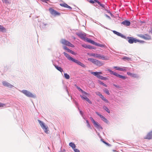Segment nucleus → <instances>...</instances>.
<instances>
[{"label":"nucleus","mask_w":152,"mask_h":152,"mask_svg":"<svg viewBox=\"0 0 152 152\" xmlns=\"http://www.w3.org/2000/svg\"><path fill=\"white\" fill-rule=\"evenodd\" d=\"M88 60L98 66H103L104 64V63L102 62L93 58H89L88 59Z\"/></svg>","instance_id":"f257e3e1"},{"label":"nucleus","mask_w":152,"mask_h":152,"mask_svg":"<svg viewBox=\"0 0 152 152\" xmlns=\"http://www.w3.org/2000/svg\"><path fill=\"white\" fill-rule=\"evenodd\" d=\"M128 42L130 44H132L133 43H136L137 42H139L140 43H143L144 41L143 40H140L134 38L132 37H128Z\"/></svg>","instance_id":"f03ea898"},{"label":"nucleus","mask_w":152,"mask_h":152,"mask_svg":"<svg viewBox=\"0 0 152 152\" xmlns=\"http://www.w3.org/2000/svg\"><path fill=\"white\" fill-rule=\"evenodd\" d=\"M61 42L63 45H64L72 48L74 47V45H73L69 41L66 40L65 39H61Z\"/></svg>","instance_id":"7ed1b4c3"},{"label":"nucleus","mask_w":152,"mask_h":152,"mask_svg":"<svg viewBox=\"0 0 152 152\" xmlns=\"http://www.w3.org/2000/svg\"><path fill=\"white\" fill-rule=\"evenodd\" d=\"M137 36L145 40H150L151 39V36L147 34H145L143 35L142 34H138Z\"/></svg>","instance_id":"20e7f679"},{"label":"nucleus","mask_w":152,"mask_h":152,"mask_svg":"<svg viewBox=\"0 0 152 152\" xmlns=\"http://www.w3.org/2000/svg\"><path fill=\"white\" fill-rule=\"evenodd\" d=\"M108 71L111 74H113L116 77H118L120 78H121L122 79H125L126 78V77L125 76H122L121 75L118 74L115 72H114L113 71H112L111 70L108 69Z\"/></svg>","instance_id":"39448f33"},{"label":"nucleus","mask_w":152,"mask_h":152,"mask_svg":"<svg viewBox=\"0 0 152 152\" xmlns=\"http://www.w3.org/2000/svg\"><path fill=\"white\" fill-rule=\"evenodd\" d=\"M41 127L43 129L45 132L48 134L49 133V128L48 126L45 125V124H40Z\"/></svg>","instance_id":"423d86ee"},{"label":"nucleus","mask_w":152,"mask_h":152,"mask_svg":"<svg viewBox=\"0 0 152 152\" xmlns=\"http://www.w3.org/2000/svg\"><path fill=\"white\" fill-rule=\"evenodd\" d=\"M49 11L50 13L53 15H60V13L58 12L56 10H54L52 8H50L49 9Z\"/></svg>","instance_id":"0eeeda50"},{"label":"nucleus","mask_w":152,"mask_h":152,"mask_svg":"<svg viewBox=\"0 0 152 152\" xmlns=\"http://www.w3.org/2000/svg\"><path fill=\"white\" fill-rule=\"evenodd\" d=\"M21 92L28 97H32L34 96V95L26 90H23Z\"/></svg>","instance_id":"6e6552de"},{"label":"nucleus","mask_w":152,"mask_h":152,"mask_svg":"<svg viewBox=\"0 0 152 152\" xmlns=\"http://www.w3.org/2000/svg\"><path fill=\"white\" fill-rule=\"evenodd\" d=\"M96 57L105 60H108V58L107 57H105L103 55H100L99 54H96Z\"/></svg>","instance_id":"1a4fd4ad"},{"label":"nucleus","mask_w":152,"mask_h":152,"mask_svg":"<svg viewBox=\"0 0 152 152\" xmlns=\"http://www.w3.org/2000/svg\"><path fill=\"white\" fill-rule=\"evenodd\" d=\"M73 61L76 63L78 65L80 66H81L82 67H85V65L84 64H83L82 63L80 62L79 61L77 60H76V59H74Z\"/></svg>","instance_id":"9d476101"},{"label":"nucleus","mask_w":152,"mask_h":152,"mask_svg":"<svg viewBox=\"0 0 152 152\" xmlns=\"http://www.w3.org/2000/svg\"><path fill=\"white\" fill-rule=\"evenodd\" d=\"M76 34L80 37L81 39L86 40L85 38H86L85 37L86 36V34H82L81 33H77Z\"/></svg>","instance_id":"9b49d317"},{"label":"nucleus","mask_w":152,"mask_h":152,"mask_svg":"<svg viewBox=\"0 0 152 152\" xmlns=\"http://www.w3.org/2000/svg\"><path fill=\"white\" fill-rule=\"evenodd\" d=\"M2 84L4 86L9 88H12L13 86L12 85L5 81H3L2 82Z\"/></svg>","instance_id":"f8f14e48"},{"label":"nucleus","mask_w":152,"mask_h":152,"mask_svg":"<svg viewBox=\"0 0 152 152\" xmlns=\"http://www.w3.org/2000/svg\"><path fill=\"white\" fill-rule=\"evenodd\" d=\"M121 23L126 26H128L130 25V22L128 20H125L121 22Z\"/></svg>","instance_id":"ddd939ff"},{"label":"nucleus","mask_w":152,"mask_h":152,"mask_svg":"<svg viewBox=\"0 0 152 152\" xmlns=\"http://www.w3.org/2000/svg\"><path fill=\"white\" fill-rule=\"evenodd\" d=\"M64 54L65 56L67 58V59L70 60H71L73 61L74 58H72V57H70V55L67 54L65 52H64Z\"/></svg>","instance_id":"4468645a"},{"label":"nucleus","mask_w":152,"mask_h":152,"mask_svg":"<svg viewBox=\"0 0 152 152\" xmlns=\"http://www.w3.org/2000/svg\"><path fill=\"white\" fill-rule=\"evenodd\" d=\"M60 5L62 7L66 8L68 9H71L72 8L70 6L68 5L66 3H61L60 4Z\"/></svg>","instance_id":"2eb2a0df"},{"label":"nucleus","mask_w":152,"mask_h":152,"mask_svg":"<svg viewBox=\"0 0 152 152\" xmlns=\"http://www.w3.org/2000/svg\"><path fill=\"white\" fill-rule=\"evenodd\" d=\"M152 138V132L148 133L145 138L146 139H151Z\"/></svg>","instance_id":"dca6fc26"},{"label":"nucleus","mask_w":152,"mask_h":152,"mask_svg":"<svg viewBox=\"0 0 152 152\" xmlns=\"http://www.w3.org/2000/svg\"><path fill=\"white\" fill-rule=\"evenodd\" d=\"M94 127L99 130H102V128L100 125V124H94Z\"/></svg>","instance_id":"f3484780"},{"label":"nucleus","mask_w":152,"mask_h":152,"mask_svg":"<svg viewBox=\"0 0 152 152\" xmlns=\"http://www.w3.org/2000/svg\"><path fill=\"white\" fill-rule=\"evenodd\" d=\"M127 74L133 77H137V75L135 74L132 73L130 72H127Z\"/></svg>","instance_id":"a211bd4d"},{"label":"nucleus","mask_w":152,"mask_h":152,"mask_svg":"<svg viewBox=\"0 0 152 152\" xmlns=\"http://www.w3.org/2000/svg\"><path fill=\"white\" fill-rule=\"evenodd\" d=\"M55 67L56 69L60 71L61 72H63V70L61 67H59L56 65H55Z\"/></svg>","instance_id":"6ab92c4d"},{"label":"nucleus","mask_w":152,"mask_h":152,"mask_svg":"<svg viewBox=\"0 0 152 152\" xmlns=\"http://www.w3.org/2000/svg\"><path fill=\"white\" fill-rule=\"evenodd\" d=\"M6 29L3 26L0 25V31L4 32L6 31Z\"/></svg>","instance_id":"aec40b11"},{"label":"nucleus","mask_w":152,"mask_h":152,"mask_svg":"<svg viewBox=\"0 0 152 152\" xmlns=\"http://www.w3.org/2000/svg\"><path fill=\"white\" fill-rule=\"evenodd\" d=\"M69 146L71 147L73 149L76 148L75 144L73 142H70L69 143Z\"/></svg>","instance_id":"412c9836"},{"label":"nucleus","mask_w":152,"mask_h":152,"mask_svg":"<svg viewBox=\"0 0 152 152\" xmlns=\"http://www.w3.org/2000/svg\"><path fill=\"white\" fill-rule=\"evenodd\" d=\"M100 98L106 102L107 103H109V101H108V100L105 97H104L103 95L101 97H100Z\"/></svg>","instance_id":"4be33fe9"},{"label":"nucleus","mask_w":152,"mask_h":152,"mask_svg":"<svg viewBox=\"0 0 152 152\" xmlns=\"http://www.w3.org/2000/svg\"><path fill=\"white\" fill-rule=\"evenodd\" d=\"M122 59L124 61L127 60L128 61H129L131 60V58H129V57H126V56L123 57L122 58Z\"/></svg>","instance_id":"5701e85b"},{"label":"nucleus","mask_w":152,"mask_h":152,"mask_svg":"<svg viewBox=\"0 0 152 152\" xmlns=\"http://www.w3.org/2000/svg\"><path fill=\"white\" fill-rule=\"evenodd\" d=\"M103 108L107 113H110V111L108 109V108L107 107H106L105 106H104L103 107Z\"/></svg>","instance_id":"b1692460"},{"label":"nucleus","mask_w":152,"mask_h":152,"mask_svg":"<svg viewBox=\"0 0 152 152\" xmlns=\"http://www.w3.org/2000/svg\"><path fill=\"white\" fill-rule=\"evenodd\" d=\"M104 91L108 95H109L110 94L109 90L106 88H105L104 90Z\"/></svg>","instance_id":"393cba45"},{"label":"nucleus","mask_w":152,"mask_h":152,"mask_svg":"<svg viewBox=\"0 0 152 152\" xmlns=\"http://www.w3.org/2000/svg\"><path fill=\"white\" fill-rule=\"evenodd\" d=\"M64 75L66 79H69V78L70 77L69 75L67 74V73H64Z\"/></svg>","instance_id":"a878e982"},{"label":"nucleus","mask_w":152,"mask_h":152,"mask_svg":"<svg viewBox=\"0 0 152 152\" xmlns=\"http://www.w3.org/2000/svg\"><path fill=\"white\" fill-rule=\"evenodd\" d=\"M67 51L70 53H72V54H73V55H76V53H75L73 51H72L71 50H70L69 49H68Z\"/></svg>","instance_id":"bb28decb"},{"label":"nucleus","mask_w":152,"mask_h":152,"mask_svg":"<svg viewBox=\"0 0 152 152\" xmlns=\"http://www.w3.org/2000/svg\"><path fill=\"white\" fill-rule=\"evenodd\" d=\"M91 74H93L94 75L96 76L98 75V72H91Z\"/></svg>","instance_id":"cd10ccee"},{"label":"nucleus","mask_w":152,"mask_h":152,"mask_svg":"<svg viewBox=\"0 0 152 152\" xmlns=\"http://www.w3.org/2000/svg\"><path fill=\"white\" fill-rule=\"evenodd\" d=\"M99 83L100 84L102 85L103 86H105V87H107V85L106 84H104L101 81H99Z\"/></svg>","instance_id":"c85d7f7f"},{"label":"nucleus","mask_w":152,"mask_h":152,"mask_svg":"<svg viewBox=\"0 0 152 152\" xmlns=\"http://www.w3.org/2000/svg\"><path fill=\"white\" fill-rule=\"evenodd\" d=\"M119 70L121 71H126V68L120 67Z\"/></svg>","instance_id":"c756f323"},{"label":"nucleus","mask_w":152,"mask_h":152,"mask_svg":"<svg viewBox=\"0 0 152 152\" xmlns=\"http://www.w3.org/2000/svg\"><path fill=\"white\" fill-rule=\"evenodd\" d=\"M85 40H86L87 42L90 43L91 42V41H92V40L90 39L87 37L85 38Z\"/></svg>","instance_id":"7c9ffc66"},{"label":"nucleus","mask_w":152,"mask_h":152,"mask_svg":"<svg viewBox=\"0 0 152 152\" xmlns=\"http://www.w3.org/2000/svg\"><path fill=\"white\" fill-rule=\"evenodd\" d=\"M95 45H96V46H99V47H104V45H102V44H97L96 43V44Z\"/></svg>","instance_id":"2f4dec72"},{"label":"nucleus","mask_w":152,"mask_h":152,"mask_svg":"<svg viewBox=\"0 0 152 152\" xmlns=\"http://www.w3.org/2000/svg\"><path fill=\"white\" fill-rule=\"evenodd\" d=\"M101 118L102 119V120L104 121L105 122H107V120L103 116V117H101Z\"/></svg>","instance_id":"473e14b6"},{"label":"nucleus","mask_w":152,"mask_h":152,"mask_svg":"<svg viewBox=\"0 0 152 152\" xmlns=\"http://www.w3.org/2000/svg\"><path fill=\"white\" fill-rule=\"evenodd\" d=\"M90 118L91 121H92V122L93 123V124H96L95 121L92 117H91Z\"/></svg>","instance_id":"72a5a7b5"},{"label":"nucleus","mask_w":152,"mask_h":152,"mask_svg":"<svg viewBox=\"0 0 152 152\" xmlns=\"http://www.w3.org/2000/svg\"><path fill=\"white\" fill-rule=\"evenodd\" d=\"M117 35L121 37H124V36L121 33H119L118 32Z\"/></svg>","instance_id":"f704fd0d"},{"label":"nucleus","mask_w":152,"mask_h":152,"mask_svg":"<svg viewBox=\"0 0 152 152\" xmlns=\"http://www.w3.org/2000/svg\"><path fill=\"white\" fill-rule=\"evenodd\" d=\"M96 93L97 95H99L100 97H101L102 96V94H101L99 92H96Z\"/></svg>","instance_id":"c9c22d12"},{"label":"nucleus","mask_w":152,"mask_h":152,"mask_svg":"<svg viewBox=\"0 0 152 152\" xmlns=\"http://www.w3.org/2000/svg\"><path fill=\"white\" fill-rule=\"evenodd\" d=\"M96 113L97 115H98L100 116V118L103 117V115H101L99 113H98L97 112H95Z\"/></svg>","instance_id":"e433bc0d"},{"label":"nucleus","mask_w":152,"mask_h":152,"mask_svg":"<svg viewBox=\"0 0 152 152\" xmlns=\"http://www.w3.org/2000/svg\"><path fill=\"white\" fill-rule=\"evenodd\" d=\"M5 106V104L0 102V107H2Z\"/></svg>","instance_id":"4c0bfd02"},{"label":"nucleus","mask_w":152,"mask_h":152,"mask_svg":"<svg viewBox=\"0 0 152 152\" xmlns=\"http://www.w3.org/2000/svg\"><path fill=\"white\" fill-rule=\"evenodd\" d=\"M107 78L105 77H103L102 76V77L101 78V79L104 80H107Z\"/></svg>","instance_id":"58836bf2"},{"label":"nucleus","mask_w":152,"mask_h":152,"mask_svg":"<svg viewBox=\"0 0 152 152\" xmlns=\"http://www.w3.org/2000/svg\"><path fill=\"white\" fill-rule=\"evenodd\" d=\"M73 149L75 152H80V151L78 149L75 148Z\"/></svg>","instance_id":"ea45409f"},{"label":"nucleus","mask_w":152,"mask_h":152,"mask_svg":"<svg viewBox=\"0 0 152 152\" xmlns=\"http://www.w3.org/2000/svg\"><path fill=\"white\" fill-rule=\"evenodd\" d=\"M86 100L90 104H91L92 102L88 98H86Z\"/></svg>","instance_id":"a19ab883"},{"label":"nucleus","mask_w":152,"mask_h":152,"mask_svg":"<svg viewBox=\"0 0 152 152\" xmlns=\"http://www.w3.org/2000/svg\"><path fill=\"white\" fill-rule=\"evenodd\" d=\"M102 76L100 75V74H98V75L96 76L98 78L101 79V78L102 77Z\"/></svg>","instance_id":"79ce46f5"},{"label":"nucleus","mask_w":152,"mask_h":152,"mask_svg":"<svg viewBox=\"0 0 152 152\" xmlns=\"http://www.w3.org/2000/svg\"><path fill=\"white\" fill-rule=\"evenodd\" d=\"M80 96L81 97L82 99H85L86 100V98H88L86 97H84L81 95H80Z\"/></svg>","instance_id":"37998d69"},{"label":"nucleus","mask_w":152,"mask_h":152,"mask_svg":"<svg viewBox=\"0 0 152 152\" xmlns=\"http://www.w3.org/2000/svg\"><path fill=\"white\" fill-rule=\"evenodd\" d=\"M96 54H95V53H91V54L90 55V56H93V57H96Z\"/></svg>","instance_id":"c03bdc74"},{"label":"nucleus","mask_w":152,"mask_h":152,"mask_svg":"<svg viewBox=\"0 0 152 152\" xmlns=\"http://www.w3.org/2000/svg\"><path fill=\"white\" fill-rule=\"evenodd\" d=\"M87 126L90 129H91L90 124H87Z\"/></svg>","instance_id":"a18cd8bd"},{"label":"nucleus","mask_w":152,"mask_h":152,"mask_svg":"<svg viewBox=\"0 0 152 152\" xmlns=\"http://www.w3.org/2000/svg\"><path fill=\"white\" fill-rule=\"evenodd\" d=\"M2 1L5 3H9V2L7 0H2Z\"/></svg>","instance_id":"49530a36"},{"label":"nucleus","mask_w":152,"mask_h":152,"mask_svg":"<svg viewBox=\"0 0 152 152\" xmlns=\"http://www.w3.org/2000/svg\"><path fill=\"white\" fill-rule=\"evenodd\" d=\"M96 42H94L93 40H92V41H91V42L90 43L92 44L95 45L96 44Z\"/></svg>","instance_id":"de8ad7c7"},{"label":"nucleus","mask_w":152,"mask_h":152,"mask_svg":"<svg viewBox=\"0 0 152 152\" xmlns=\"http://www.w3.org/2000/svg\"><path fill=\"white\" fill-rule=\"evenodd\" d=\"M113 68H114L116 69V70H119L120 67H118L117 66H114Z\"/></svg>","instance_id":"09e8293b"},{"label":"nucleus","mask_w":152,"mask_h":152,"mask_svg":"<svg viewBox=\"0 0 152 152\" xmlns=\"http://www.w3.org/2000/svg\"><path fill=\"white\" fill-rule=\"evenodd\" d=\"M79 110V111H80V114L82 115V116H83V113L82 112V111L81 110H80L79 109H78Z\"/></svg>","instance_id":"8fccbe9b"},{"label":"nucleus","mask_w":152,"mask_h":152,"mask_svg":"<svg viewBox=\"0 0 152 152\" xmlns=\"http://www.w3.org/2000/svg\"><path fill=\"white\" fill-rule=\"evenodd\" d=\"M99 5L102 7L103 8L104 7V6L103 4H102L101 3L99 4Z\"/></svg>","instance_id":"3c124183"},{"label":"nucleus","mask_w":152,"mask_h":152,"mask_svg":"<svg viewBox=\"0 0 152 152\" xmlns=\"http://www.w3.org/2000/svg\"><path fill=\"white\" fill-rule=\"evenodd\" d=\"M113 32L115 34L117 35V34L118 33V32H117L115 31H113Z\"/></svg>","instance_id":"603ef678"},{"label":"nucleus","mask_w":152,"mask_h":152,"mask_svg":"<svg viewBox=\"0 0 152 152\" xmlns=\"http://www.w3.org/2000/svg\"><path fill=\"white\" fill-rule=\"evenodd\" d=\"M113 32L115 34L117 35V34L118 33V32H117L115 31H113Z\"/></svg>","instance_id":"864d4df0"},{"label":"nucleus","mask_w":152,"mask_h":152,"mask_svg":"<svg viewBox=\"0 0 152 152\" xmlns=\"http://www.w3.org/2000/svg\"><path fill=\"white\" fill-rule=\"evenodd\" d=\"M101 141H102L104 143V144H107V142H105V141H104L103 140L101 139Z\"/></svg>","instance_id":"5fc2aeb1"},{"label":"nucleus","mask_w":152,"mask_h":152,"mask_svg":"<svg viewBox=\"0 0 152 152\" xmlns=\"http://www.w3.org/2000/svg\"><path fill=\"white\" fill-rule=\"evenodd\" d=\"M64 48L65 50H66L68 51V49H69V48H67V47L66 46H64Z\"/></svg>","instance_id":"6e6d98bb"},{"label":"nucleus","mask_w":152,"mask_h":152,"mask_svg":"<svg viewBox=\"0 0 152 152\" xmlns=\"http://www.w3.org/2000/svg\"><path fill=\"white\" fill-rule=\"evenodd\" d=\"M89 2L91 3H92V4H93L94 3V1H93V0H90L89 1Z\"/></svg>","instance_id":"4d7b16f0"},{"label":"nucleus","mask_w":152,"mask_h":152,"mask_svg":"<svg viewBox=\"0 0 152 152\" xmlns=\"http://www.w3.org/2000/svg\"><path fill=\"white\" fill-rule=\"evenodd\" d=\"M83 93L84 94H86V95H88V94L86 92H85L84 91L83 92Z\"/></svg>","instance_id":"13d9d810"},{"label":"nucleus","mask_w":152,"mask_h":152,"mask_svg":"<svg viewBox=\"0 0 152 152\" xmlns=\"http://www.w3.org/2000/svg\"><path fill=\"white\" fill-rule=\"evenodd\" d=\"M96 133L97 134V135H98V136L100 137V138H101V136L100 135V134H99V133H98L97 132V131H96Z\"/></svg>","instance_id":"bf43d9fd"},{"label":"nucleus","mask_w":152,"mask_h":152,"mask_svg":"<svg viewBox=\"0 0 152 152\" xmlns=\"http://www.w3.org/2000/svg\"><path fill=\"white\" fill-rule=\"evenodd\" d=\"M113 86L116 88H119V86L115 84H114Z\"/></svg>","instance_id":"052dcab7"},{"label":"nucleus","mask_w":152,"mask_h":152,"mask_svg":"<svg viewBox=\"0 0 152 152\" xmlns=\"http://www.w3.org/2000/svg\"><path fill=\"white\" fill-rule=\"evenodd\" d=\"M106 145H108L109 146H111V145L110 144H109L107 142V144H106Z\"/></svg>","instance_id":"680f3d73"},{"label":"nucleus","mask_w":152,"mask_h":152,"mask_svg":"<svg viewBox=\"0 0 152 152\" xmlns=\"http://www.w3.org/2000/svg\"><path fill=\"white\" fill-rule=\"evenodd\" d=\"M41 1H43L46 2V1H49V0H41Z\"/></svg>","instance_id":"e2e57ef3"},{"label":"nucleus","mask_w":152,"mask_h":152,"mask_svg":"<svg viewBox=\"0 0 152 152\" xmlns=\"http://www.w3.org/2000/svg\"><path fill=\"white\" fill-rule=\"evenodd\" d=\"M98 73L99 74H102V73L101 72H98Z\"/></svg>","instance_id":"0e129e2a"},{"label":"nucleus","mask_w":152,"mask_h":152,"mask_svg":"<svg viewBox=\"0 0 152 152\" xmlns=\"http://www.w3.org/2000/svg\"><path fill=\"white\" fill-rule=\"evenodd\" d=\"M94 1H95V2H96V3H97L98 2V0H94Z\"/></svg>","instance_id":"69168bd1"},{"label":"nucleus","mask_w":152,"mask_h":152,"mask_svg":"<svg viewBox=\"0 0 152 152\" xmlns=\"http://www.w3.org/2000/svg\"><path fill=\"white\" fill-rule=\"evenodd\" d=\"M80 91L82 93H83V92L84 91H83L82 89H80Z\"/></svg>","instance_id":"338daca9"},{"label":"nucleus","mask_w":152,"mask_h":152,"mask_svg":"<svg viewBox=\"0 0 152 152\" xmlns=\"http://www.w3.org/2000/svg\"><path fill=\"white\" fill-rule=\"evenodd\" d=\"M38 121H39V123L40 124H42V122H41L40 121V120H38Z\"/></svg>","instance_id":"774afa93"}]
</instances>
